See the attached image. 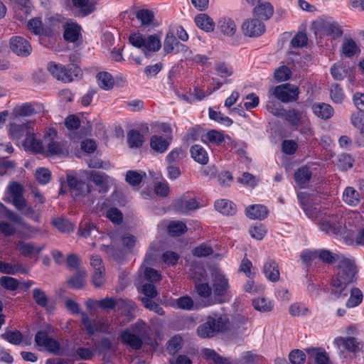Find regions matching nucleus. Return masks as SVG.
<instances>
[{
  "label": "nucleus",
  "instance_id": "1",
  "mask_svg": "<svg viewBox=\"0 0 364 364\" xmlns=\"http://www.w3.org/2000/svg\"><path fill=\"white\" fill-rule=\"evenodd\" d=\"M336 266V274L332 279L333 293L338 297L343 295L346 288L357 279V267L354 259L344 256Z\"/></svg>",
  "mask_w": 364,
  "mask_h": 364
},
{
  "label": "nucleus",
  "instance_id": "2",
  "mask_svg": "<svg viewBox=\"0 0 364 364\" xmlns=\"http://www.w3.org/2000/svg\"><path fill=\"white\" fill-rule=\"evenodd\" d=\"M24 187L16 181L10 182L4 197V200L11 203L22 215L36 223L41 222V212L28 205L23 196Z\"/></svg>",
  "mask_w": 364,
  "mask_h": 364
},
{
  "label": "nucleus",
  "instance_id": "3",
  "mask_svg": "<svg viewBox=\"0 0 364 364\" xmlns=\"http://www.w3.org/2000/svg\"><path fill=\"white\" fill-rule=\"evenodd\" d=\"M229 320L221 314L213 312L209 314L205 321L197 328V334L202 338H213L228 328Z\"/></svg>",
  "mask_w": 364,
  "mask_h": 364
},
{
  "label": "nucleus",
  "instance_id": "4",
  "mask_svg": "<svg viewBox=\"0 0 364 364\" xmlns=\"http://www.w3.org/2000/svg\"><path fill=\"white\" fill-rule=\"evenodd\" d=\"M129 41L133 46L141 48L146 57L148 52H156L161 47V36L159 34L149 35L147 38H144L139 33H132L129 36Z\"/></svg>",
  "mask_w": 364,
  "mask_h": 364
},
{
  "label": "nucleus",
  "instance_id": "5",
  "mask_svg": "<svg viewBox=\"0 0 364 364\" xmlns=\"http://www.w3.org/2000/svg\"><path fill=\"white\" fill-rule=\"evenodd\" d=\"M35 343L40 350L48 351L55 355H61V348L59 342L50 337L47 332L38 331L35 335Z\"/></svg>",
  "mask_w": 364,
  "mask_h": 364
},
{
  "label": "nucleus",
  "instance_id": "6",
  "mask_svg": "<svg viewBox=\"0 0 364 364\" xmlns=\"http://www.w3.org/2000/svg\"><path fill=\"white\" fill-rule=\"evenodd\" d=\"M194 288L196 294L202 301L203 306L205 307L210 306L215 304H221L225 301L224 299H216L213 288L207 282L196 281Z\"/></svg>",
  "mask_w": 364,
  "mask_h": 364
},
{
  "label": "nucleus",
  "instance_id": "7",
  "mask_svg": "<svg viewBox=\"0 0 364 364\" xmlns=\"http://www.w3.org/2000/svg\"><path fill=\"white\" fill-rule=\"evenodd\" d=\"M80 316L84 329L90 336H92L97 332L109 333V323L107 320L90 319L85 312H82Z\"/></svg>",
  "mask_w": 364,
  "mask_h": 364
},
{
  "label": "nucleus",
  "instance_id": "8",
  "mask_svg": "<svg viewBox=\"0 0 364 364\" xmlns=\"http://www.w3.org/2000/svg\"><path fill=\"white\" fill-rule=\"evenodd\" d=\"M299 87L296 85L285 83L277 86L273 92L274 95L282 102L295 101L299 97Z\"/></svg>",
  "mask_w": 364,
  "mask_h": 364
},
{
  "label": "nucleus",
  "instance_id": "9",
  "mask_svg": "<svg viewBox=\"0 0 364 364\" xmlns=\"http://www.w3.org/2000/svg\"><path fill=\"white\" fill-rule=\"evenodd\" d=\"M67 182L70 188L71 196L75 200H78L80 198L85 196L90 192V185L81 180H79L74 176L68 175Z\"/></svg>",
  "mask_w": 364,
  "mask_h": 364
},
{
  "label": "nucleus",
  "instance_id": "10",
  "mask_svg": "<svg viewBox=\"0 0 364 364\" xmlns=\"http://www.w3.org/2000/svg\"><path fill=\"white\" fill-rule=\"evenodd\" d=\"M320 229L329 235H338L341 230V224L338 216L328 215L318 219Z\"/></svg>",
  "mask_w": 364,
  "mask_h": 364
},
{
  "label": "nucleus",
  "instance_id": "11",
  "mask_svg": "<svg viewBox=\"0 0 364 364\" xmlns=\"http://www.w3.org/2000/svg\"><path fill=\"white\" fill-rule=\"evenodd\" d=\"M11 50L18 56L27 57L32 51L30 43L21 36H14L9 41Z\"/></svg>",
  "mask_w": 364,
  "mask_h": 364
},
{
  "label": "nucleus",
  "instance_id": "12",
  "mask_svg": "<svg viewBox=\"0 0 364 364\" xmlns=\"http://www.w3.org/2000/svg\"><path fill=\"white\" fill-rule=\"evenodd\" d=\"M230 288L228 279L220 272H216L213 278V290L218 299H223Z\"/></svg>",
  "mask_w": 364,
  "mask_h": 364
},
{
  "label": "nucleus",
  "instance_id": "13",
  "mask_svg": "<svg viewBox=\"0 0 364 364\" xmlns=\"http://www.w3.org/2000/svg\"><path fill=\"white\" fill-rule=\"evenodd\" d=\"M257 18L245 21L242 26L244 34L249 37H257L264 33L265 26Z\"/></svg>",
  "mask_w": 364,
  "mask_h": 364
},
{
  "label": "nucleus",
  "instance_id": "14",
  "mask_svg": "<svg viewBox=\"0 0 364 364\" xmlns=\"http://www.w3.org/2000/svg\"><path fill=\"white\" fill-rule=\"evenodd\" d=\"M31 132L30 124L28 121L14 122L9 124V133L13 139L19 140L23 136L26 137Z\"/></svg>",
  "mask_w": 364,
  "mask_h": 364
},
{
  "label": "nucleus",
  "instance_id": "15",
  "mask_svg": "<svg viewBox=\"0 0 364 364\" xmlns=\"http://www.w3.org/2000/svg\"><path fill=\"white\" fill-rule=\"evenodd\" d=\"M316 24L318 29L332 36L333 38L340 37L343 33L339 25L333 21L321 19L316 22Z\"/></svg>",
  "mask_w": 364,
  "mask_h": 364
},
{
  "label": "nucleus",
  "instance_id": "16",
  "mask_svg": "<svg viewBox=\"0 0 364 364\" xmlns=\"http://www.w3.org/2000/svg\"><path fill=\"white\" fill-rule=\"evenodd\" d=\"M298 199L306 215L311 219L318 220L320 217V212L317 208L310 203V196L305 193H299Z\"/></svg>",
  "mask_w": 364,
  "mask_h": 364
},
{
  "label": "nucleus",
  "instance_id": "17",
  "mask_svg": "<svg viewBox=\"0 0 364 364\" xmlns=\"http://www.w3.org/2000/svg\"><path fill=\"white\" fill-rule=\"evenodd\" d=\"M172 139V136L164 137L156 134L153 135L150 139V147L155 152L163 154L168 149Z\"/></svg>",
  "mask_w": 364,
  "mask_h": 364
},
{
  "label": "nucleus",
  "instance_id": "18",
  "mask_svg": "<svg viewBox=\"0 0 364 364\" xmlns=\"http://www.w3.org/2000/svg\"><path fill=\"white\" fill-rule=\"evenodd\" d=\"M23 146L26 151L34 154H41L44 151L43 142L36 138L33 132H31L23 141Z\"/></svg>",
  "mask_w": 364,
  "mask_h": 364
},
{
  "label": "nucleus",
  "instance_id": "19",
  "mask_svg": "<svg viewBox=\"0 0 364 364\" xmlns=\"http://www.w3.org/2000/svg\"><path fill=\"white\" fill-rule=\"evenodd\" d=\"M125 304L128 306L129 310L134 309L135 307L134 303L132 301H126L122 299H115L113 297H106L97 301V305L102 309H114L117 305L122 306Z\"/></svg>",
  "mask_w": 364,
  "mask_h": 364
},
{
  "label": "nucleus",
  "instance_id": "20",
  "mask_svg": "<svg viewBox=\"0 0 364 364\" xmlns=\"http://www.w3.org/2000/svg\"><path fill=\"white\" fill-rule=\"evenodd\" d=\"M119 338L123 343L135 350L140 349L143 345L142 337L133 333L130 331L125 330L121 332Z\"/></svg>",
  "mask_w": 364,
  "mask_h": 364
},
{
  "label": "nucleus",
  "instance_id": "21",
  "mask_svg": "<svg viewBox=\"0 0 364 364\" xmlns=\"http://www.w3.org/2000/svg\"><path fill=\"white\" fill-rule=\"evenodd\" d=\"M314 114L323 120H328L334 114V109L331 105L324 102L314 103L311 106Z\"/></svg>",
  "mask_w": 364,
  "mask_h": 364
},
{
  "label": "nucleus",
  "instance_id": "22",
  "mask_svg": "<svg viewBox=\"0 0 364 364\" xmlns=\"http://www.w3.org/2000/svg\"><path fill=\"white\" fill-rule=\"evenodd\" d=\"M262 272L269 281L272 282H277L279 280L280 273L279 270V265L274 259H269L264 263Z\"/></svg>",
  "mask_w": 364,
  "mask_h": 364
},
{
  "label": "nucleus",
  "instance_id": "23",
  "mask_svg": "<svg viewBox=\"0 0 364 364\" xmlns=\"http://www.w3.org/2000/svg\"><path fill=\"white\" fill-rule=\"evenodd\" d=\"M55 135L56 132L54 130H50L49 133L45 135L44 141L48 151L51 154H63L65 153L64 146L60 142L54 140Z\"/></svg>",
  "mask_w": 364,
  "mask_h": 364
},
{
  "label": "nucleus",
  "instance_id": "24",
  "mask_svg": "<svg viewBox=\"0 0 364 364\" xmlns=\"http://www.w3.org/2000/svg\"><path fill=\"white\" fill-rule=\"evenodd\" d=\"M89 178L99 188L100 192L106 193L108 191L109 177L106 173L101 171H92L90 173Z\"/></svg>",
  "mask_w": 364,
  "mask_h": 364
},
{
  "label": "nucleus",
  "instance_id": "25",
  "mask_svg": "<svg viewBox=\"0 0 364 364\" xmlns=\"http://www.w3.org/2000/svg\"><path fill=\"white\" fill-rule=\"evenodd\" d=\"M168 305L173 308L184 311H193L196 309L193 299L188 295L171 299L168 302Z\"/></svg>",
  "mask_w": 364,
  "mask_h": 364
},
{
  "label": "nucleus",
  "instance_id": "26",
  "mask_svg": "<svg viewBox=\"0 0 364 364\" xmlns=\"http://www.w3.org/2000/svg\"><path fill=\"white\" fill-rule=\"evenodd\" d=\"M273 13L274 7L269 2L260 3L253 10L254 16L264 21L269 19Z\"/></svg>",
  "mask_w": 364,
  "mask_h": 364
},
{
  "label": "nucleus",
  "instance_id": "27",
  "mask_svg": "<svg viewBox=\"0 0 364 364\" xmlns=\"http://www.w3.org/2000/svg\"><path fill=\"white\" fill-rule=\"evenodd\" d=\"M267 208L260 204L251 205L245 209L247 217L253 220H263L267 218Z\"/></svg>",
  "mask_w": 364,
  "mask_h": 364
},
{
  "label": "nucleus",
  "instance_id": "28",
  "mask_svg": "<svg viewBox=\"0 0 364 364\" xmlns=\"http://www.w3.org/2000/svg\"><path fill=\"white\" fill-rule=\"evenodd\" d=\"M306 353L309 360L315 364H330L329 358L326 352L319 348H307Z\"/></svg>",
  "mask_w": 364,
  "mask_h": 364
},
{
  "label": "nucleus",
  "instance_id": "29",
  "mask_svg": "<svg viewBox=\"0 0 364 364\" xmlns=\"http://www.w3.org/2000/svg\"><path fill=\"white\" fill-rule=\"evenodd\" d=\"M99 231L95 224L89 220H82L79 226L78 234L83 237H96Z\"/></svg>",
  "mask_w": 364,
  "mask_h": 364
},
{
  "label": "nucleus",
  "instance_id": "30",
  "mask_svg": "<svg viewBox=\"0 0 364 364\" xmlns=\"http://www.w3.org/2000/svg\"><path fill=\"white\" fill-rule=\"evenodd\" d=\"M16 247L20 254L24 257H31L33 254H39L42 250V247H37L32 242H26L19 240L16 244Z\"/></svg>",
  "mask_w": 364,
  "mask_h": 364
},
{
  "label": "nucleus",
  "instance_id": "31",
  "mask_svg": "<svg viewBox=\"0 0 364 364\" xmlns=\"http://www.w3.org/2000/svg\"><path fill=\"white\" fill-rule=\"evenodd\" d=\"M218 28L220 32L227 36H232L237 30L236 24L230 18H221L218 22Z\"/></svg>",
  "mask_w": 364,
  "mask_h": 364
},
{
  "label": "nucleus",
  "instance_id": "32",
  "mask_svg": "<svg viewBox=\"0 0 364 364\" xmlns=\"http://www.w3.org/2000/svg\"><path fill=\"white\" fill-rule=\"evenodd\" d=\"M1 338L15 346H23L29 344L28 341L23 340V336L19 331H6L1 335Z\"/></svg>",
  "mask_w": 364,
  "mask_h": 364
},
{
  "label": "nucleus",
  "instance_id": "33",
  "mask_svg": "<svg viewBox=\"0 0 364 364\" xmlns=\"http://www.w3.org/2000/svg\"><path fill=\"white\" fill-rule=\"evenodd\" d=\"M195 23L198 28L206 32H211L215 28L213 20L205 14L197 15L195 17Z\"/></svg>",
  "mask_w": 364,
  "mask_h": 364
},
{
  "label": "nucleus",
  "instance_id": "34",
  "mask_svg": "<svg viewBox=\"0 0 364 364\" xmlns=\"http://www.w3.org/2000/svg\"><path fill=\"white\" fill-rule=\"evenodd\" d=\"M215 210L223 215H232L236 212L235 205L226 199L218 200L215 203Z\"/></svg>",
  "mask_w": 364,
  "mask_h": 364
},
{
  "label": "nucleus",
  "instance_id": "35",
  "mask_svg": "<svg viewBox=\"0 0 364 364\" xmlns=\"http://www.w3.org/2000/svg\"><path fill=\"white\" fill-rule=\"evenodd\" d=\"M341 53L347 58H351L360 53L356 42L351 38H345L341 46Z\"/></svg>",
  "mask_w": 364,
  "mask_h": 364
},
{
  "label": "nucleus",
  "instance_id": "36",
  "mask_svg": "<svg viewBox=\"0 0 364 364\" xmlns=\"http://www.w3.org/2000/svg\"><path fill=\"white\" fill-rule=\"evenodd\" d=\"M64 71L63 76L66 77L68 80H61L63 82H70L72 81L79 80L82 75V70L75 64H69L66 67L64 66Z\"/></svg>",
  "mask_w": 364,
  "mask_h": 364
},
{
  "label": "nucleus",
  "instance_id": "37",
  "mask_svg": "<svg viewBox=\"0 0 364 364\" xmlns=\"http://www.w3.org/2000/svg\"><path fill=\"white\" fill-rule=\"evenodd\" d=\"M72 4L75 8L79 9L83 16L90 15L96 9L90 0H72Z\"/></svg>",
  "mask_w": 364,
  "mask_h": 364
},
{
  "label": "nucleus",
  "instance_id": "38",
  "mask_svg": "<svg viewBox=\"0 0 364 364\" xmlns=\"http://www.w3.org/2000/svg\"><path fill=\"white\" fill-rule=\"evenodd\" d=\"M81 28L77 23H68L65 27L64 38L69 42H75L80 35Z\"/></svg>",
  "mask_w": 364,
  "mask_h": 364
},
{
  "label": "nucleus",
  "instance_id": "39",
  "mask_svg": "<svg viewBox=\"0 0 364 364\" xmlns=\"http://www.w3.org/2000/svg\"><path fill=\"white\" fill-rule=\"evenodd\" d=\"M191 157L195 161L200 164H206L208 161V156L206 150L200 145H193L191 148Z\"/></svg>",
  "mask_w": 364,
  "mask_h": 364
},
{
  "label": "nucleus",
  "instance_id": "40",
  "mask_svg": "<svg viewBox=\"0 0 364 364\" xmlns=\"http://www.w3.org/2000/svg\"><path fill=\"white\" fill-rule=\"evenodd\" d=\"M318 258L327 264H332L333 262L338 264L341 260V257L345 256L340 253H333L328 250H318Z\"/></svg>",
  "mask_w": 364,
  "mask_h": 364
},
{
  "label": "nucleus",
  "instance_id": "41",
  "mask_svg": "<svg viewBox=\"0 0 364 364\" xmlns=\"http://www.w3.org/2000/svg\"><path fill=\"white\" fill-rule=\"evenodd\" d=\"M33 298L36 303L41 307L49 310L53 309V306L49 304V300L46 293L39 288L33 289Z\"/></svg>",
  "mask_w": 364,
  "mask_h": 364
},
{
  "label": "nucleus",
  "instance_id": "42",
  "mask_svg": "<svg viewBox=\"0 0 364 364\" xmlns=\"http://www.w3.org/2000/svg\"><path fill=\"white\" fill-rule=\"evenodd\" d=\"M363 299V294L361 290L353 287L350 290V297L346 303V306L348 309L355 308L362 303Z\"/></svg>",
  "mask_w": 364,
  "mask_h": 364
},
{
  "label": "nucleus",
  "instance_id": "43",
  "mask_svg": "<svg viewBox=\"0 0 364 364\" xmlns=\"http://www.w3.org/2000/svg\"><path fill=\"white\" fill-rule=\"evenodd\" d=\"M334 343L338 346H343L346 349L351 352H355L359 348L358 343L353 337H338L335 339Z\"/></svg>",
  "mask_w": 364,
  "mask_h": 364
},
{
  "label": "nucleus",
  "instance_id": "44",
  "mask_svg": "<svg viewBox=\"0 0 364 364\" xmlns=\"http://www.w3.org/2000/svg\"><path fill=\"white\" fill-rule=\"evenodd\" d=\"M144 138L136 129L130 130L127 134V142L131 148H139L143 145Z\"/></svg>",
  "mask_w": 364,
  "mask_h": 364
},
{
  "label": "nucleus",
  "instance_id": "45",
  "mask_svg": "<svg viewBox=\"0 0 364 364\" xmlns=\"http://www.w3.org/2000/svg\"><path fill=\"white\" fill-rule=\"evenodd\" d=\"M343 200L350 205H356L360 201L358 192L353 187H347L343 193Z\"/></svg>",
  "mask_w": 364,
  "mask_h": 364
},
{
  "label": "nucleus",
  "instance_id": "46",
  "mask_svg": "<svg viewBox=\"0 0 364 364\" xmlns=\"http://www.w3.org/2000/svg\"><path fill=\"white\" fill-rule=\"evenodd\" d=\"M97 84L103 90H109L113 87L114 79L107 72L100 73L97 75Z\"/></svg>",
  "mask_w": 364,
  "mask_h": 364
},
{
  "label": "nucleus",
  "instance_id": "47",
  "mask_svg": "<svg viewBox=\"0 0 364 364\" xmlns=\"http://www.w3.org/2000/svg\"><path fill=\"white\" fill-rule=\"evenodd\" d=\"M199 204L195 198L188 200L181 199L176 203V208L181 212H186L189 210H196L198 208Z\"/></svg>",
  "mask_w": 364,
  "mask_h": 364
},
{
  "label": "nucleus",
  "instance_id": "48",
  "mask_svg": "<svg viewBox=\"0 0 364 364\" xmlns=\"http://www.w3.org/2000/svg\"><path fill=\"white\" fill-rule=\"evenodd\" d=\"M311 172L306 166L299 168L294 174L296 183L300 186L307 183L311 178Z\"/></svg>",
  "mask_w": 364,
  "mask_h": 364
},
{
  "label": "nucleus",
  "instance_id": "49",
  "mask_svg": "<svg viewBox=\"0 0 364 364\" xmlns=\"http://www.w3.org/2000/svg\"><path fill=\"white\" fill-rule=\"evenodd\" d=\"M252 305L254 308L260 312H269L273 309L272 303L263 297H259L257 299H254L252 300Z\"/></svg>",
  "mask_w": 364,
  "mask_h": 364
},
{
  "label": "nucleus",
  "instance_id": "50",
  "mask_svg": "<svg viewBox=\"0 0 364 364\" xmlns=\"http://www.w3.org/2000/svg\"><path fill=\"white\" fill-rule=\"evenodd\" d=\"M208 115L210 119L227 127L232 125L233 123V121L230 118L223 115L220 112L214 110L211 107L208 109Z\"/></svg>",
  "mask_w": 364,
  "mask_h": 364
},
{
  "label": "nucleus",
  "instance_id": "51",
  "mask_svg": "<svg viewBox=\"0 0 364 364\" xmlns=\"http://www.w3.org/2000/svg\"><path fill=\"white\" fill-rule=\"evenodd\" d=\"M167 231L171 236H178L187 231V227L183 222L173 221L168 225Z\"/></svg>",
  "mask_w": 364,
  "mask_h": 364
},
{
  "label": "nucleus",
  "instance_id": "52",
  "mask_svg": "<svg viewBox=\"0 0 364 364\" xmlns=\"http://www.w3.org/2000/svg\"><path fill=\"white\" fill-rule=\"evenodd\" d=\"M48 70L50 72V73L57 79L58 80H68V79L65 77V75L63 76L64 71V65L55 63V62H50L48 64Z\"/></svg>",
  "mask_w": 364,
  "mask_h": 364
},
{
  "label": "nucleus",
  "instance_id": "53",
  "mask_svg": "<svg viewBox=\"0 0 364 364\" xmlns=\"http://www.w3.org/2000/svg\"><path fill=\"white\" fill-rule=\"evenodd\" d=\"M203 354L205 359L213 360L215 364H229V361L227 358H223L214 350L204 348L203 350Z\"/></svg>",
  "mask_w": 364,
  "mask_h": 364
},
{
  "label": "nucleus",
  "instance_id": "54",
  "mask_svg": "<svg viewBox=\"0 0 364 364\" xmlns=\"http://www.w3.org/2000/svg\"><path fill=\"white\" fill-rule=\"evenodd\" d=\"M181 46H183L181 43H180L177 39L176 38L174 33L171 31H169L166 36L164 44V51L165 53H169L172 52L175 47Z\"/></svg>",
  "mask_w": 364,
  "mask_h": 364
},
{
  "label": "nucleus",
  "instance_id": "55",
  "mask_svg": "<svg viewBox=\"0 0 364 364\" xmlns=\"http://www.w3.org/2000/svg\"><path fill=\"white\" fill-rule=\"evenodd\" d=\"M0 213L5 216L6 218L10 220L19 224L23 225V219L18 214L16 213L11 210L7 208L4 205L0 203Z\"/></svg>",
  "mask_w": 364,
  "mask_h": 364
},
{
  "label": "nucleus",
  "instance_id": "56",
  "mask_svg": "<svg viewBox=\"0 0 364 364\" xmlns=\"http://www.w3.org/2000/svg\"><path fill=\"white\" fill-rule=\"evenodd\" d=\"M284 116L286 120L294 127H298L301 119V112L295 109L286 111Z\"/></svg>",
  "mask_w": 364,
  "mask_h": 364
},
{
  "label": "nucleus",
  "instance_id": "57",
  "mask_svg": "<svg viewBox=\"0 0 364 364\" xmlns=\"http://www.w3.org/2000/svg\"><path fill=\"white\" fill-rule=\"evenodd\" d=\"M52 224L61 232H70L73 230L72 223L63 218L53 219Z\"/></svg>",
  "mask_w": 364,
  "mask_h": 364
},
{
  "label": "nucleus",
  "instance_id": "58",
  "mask_svg": "<svg viewBox=\"0 0 364 364\" xmlns=\"http://www.w3.org/2000/svg\"><path fill=\"white\" fill-rule=\"evenodd\" d=\"M27 26L28 29L35 35L46 33L40 18L35 17L30 19Z\"/></svg>",
  "mask_w": 364,
  "mask_h": 364
},
{
  "label": "nucleus",
  "instance_id": "59",
  "mask_svg": "<svg viewBox=\"0 0 364 364\" xmlns=\"http://www.w3.org/2000/svg\"><path fill=\"white\" fill-rule=\"evenodd\" d=\"M347 73V68L343 63H336L331 68V73L336 80H343L346 76Z\"/></svg>",
  "mask_w": 364,
  "mask_h": 364
},
{
  "label": "nucleus",
  "instance_id": "60",
  "mask_svg": "<svg viewBox=\"0 0 364 364\" xmlns=\"http://www.w3.org/2000/svg\"><path fill=\"white\" fill-rule=\"evenodd\" d=\"M289 311L292 316H304L310 312L309 308L305 304L299 302L292 304L289 306Z\"/></svg>",
  "mask_w": 364,
  "mask_h": 364
},
{
  "label": "nucleus",
  "instance_id": "61",
  "mask_svg": "<svg viewBox=\"0 0 364 364\" xmlns=\"http://www.w3.org/2000/svg\"><path fill=\"white\" fill-rule=\"evenodd\" d=\"M185 151L181 148H175L166 157L168 164H176L185 157Z\"/></svg>",
  "mask_w": 364,
  "mask_h": 364
},
{
  "label": "nucleus",
  "instance_id": "62",
  "mask_svg": "<svg viewBox=\"0 0 364 364\" xmlns=\"http://www.w3.org/2000/svg\"><path fill=\"white\" fill-rule=\"evenodd\" d=\"M87 272L85 270H79L76 275L70 278L68 281L70 286L75 289H81L85 285V278Z\"/></svg>",
  "mask_w": 364,
  "mask_h": 364
},
{
  "label": "nucleus",
  "instance_id": "63",
  "mask_svg": "<svg viewBox=\"0 0 364 364\" xmlns=\"http://www.w3.org/2000/svg\"><path fill=\"white\" fill-rule=\"evenodd\" d=\"M330 97L332 101L337 104H341L344 100L345 95L343 89L338 84H333L331 87Z\"/></svg>",
  "mask_w": 364,
  "mask_h": 364
},
{
  "label": "nucleus",
  "instance_id": "64",
  "mask_svg": "<svg viewBox=\"0 0 364 364\" xmlns=\"http://www.w3.org/2000/svg\"><path fill=\"white\" fill-rule=\"evenodd\" d=\"M215 69L221 77H228L232 75L233 69L228 63L224 62H217L215 65Z\"/></svg>",
  "mask_w": 364,
  "mask_h": 364
}]
</instances>
